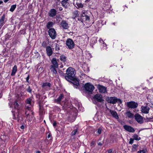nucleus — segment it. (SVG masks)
<instances>
[{
	"label": "nucleus",
	"instance_id": "1",
	"mask_svg": "<svg viewBox=\"0 0 153 153\" xmlns=\"http://www.w3.org/2000/svg\"><path fill=\"white\" fill-rule=\"evenodd\" d=\"M76 74L75 70L72 67H69L66 71V76H65V79L72 83L76 88H79L80 87V85L79 79L75 76Z\"/></svg>",
	"mask_w": 153,
	"mask_h": 153
},
{
	"label": "nucleus",
	"instance_id": "2",
	"mask_svg": "<svg viewBox=\"0 0 153 153\" xmlns=\"http://www.w3.org/2000/svg\"><path fill=\"white\" fill-rule=\"evenodd\" d=\"M106 100L108 103L112 104H115L118 102L120 104H122V101L120 99H118L116 97H108L106 98Z\"/></svg>",
	"mask_w": 153,
	"mask_h": 153
},
{
	"label": "nucleus",
	"instance_id": "3",
	"mask_svg": "<svg viewBox=\"0 0 153 153\" xmlns=\"http://www.w3.org/2000/svg\"><path fill=\"white\" fill-rule=\"evenodd\" d=\"M84 87L85 92L88 94H92L94 89V86L90 83H86L84 86Z\"/></svg>",
	"mask_w": 153,
	"mask_h": 153
},
{
	"label": "nucleus",
	"instance_id": "4",
	"mask_svg": "<svg viewBox=\"0 0 153 153\" xmlns=\"http://www.w3.org/2000/svg\"><path fill=\"white\" fill-rule=\"evenodd\" d=\"M126 105L128 108L134 109L137 107L138 104L137 102L131 101L127 102Z\"/></svg>",
	"mask_w": 153,
	"mask_h": 153
},
{
	"label": "nucleus",
	"instance_id": "5",
	"mask_svg": "<svg viewBox=\"0 0 153 153\" xmlns=\"http://www.w3.org/2000/svg\"><path fill=\"white\" fill-rule=\"evenodd\" d=\"M66 45L68 47V48L70 49L73 48L75 46L74 42L71 39H68L66 41Z\"/></svg>",
	"mask_w": 153,
	"mask_h": 153
},
{
	"label": "nucleus",
	"instance_id": "6",
	"mask_svg": "<svg viewBox=\"0 0 153 153\" xmlns=\"http://www.w3.org/2000/svg\"><path fill=\"white\" fill-rule=\"evenodd\" d=\"M48 34L52 39H55L57 35L55 30L53 28H51L49 30Z\"/></svg>",
	"mask_w": 153,
	"mask_h": 153
},
{
	"label": "nucleus",
	"instance_id": "7",
	"mask_svg": "<svg viewBox=\"0 0 153 153\" xmlns=\"http://www.w3.org/2000/svg\"><path fill=\"white\" fill-rule=\"evenodd\" d=\"M26 104L29 105L28 106L33 107L34 103V100L33 98V97H31L27 98L26 100Z\"/></svg>",
	"mask_w": 153,
	"mask_h": 153
},
{
	"label": "nucleus",
	"instance_id": "8",
	"mask_svg": "<svg viewBox=\"0 0 153 153\" xmlns=\"http://www.w3.org/2000/svg\"><path fill=\"white\" fill-rule=\"evenodd\" d=\"M93 98L98 102H102L103 101L102 96L100 94H95Z\"/></svg>",
	"mask_w": 153,
	"mask_h": 153
},
{
	"label": "nucleus",
	"instance_id": "9",
	"mask_svg": "<svg viewBox=\"0 0 153 153\" xmlns=\"http://www.w3.org/2000/svg\"><path fill=\"white\" fill-rule=\"evenodd\" d=\"M26 111L25 113V115H33L34 112L32 110V107L30 106H26Z\"/></svg>",
	"mask_w": 153,
	"mask_h": 153
},
{
	"label": "nucleus",
	"instance_id": "10",
	"mask_svg": "<svg viewBox=\"0 0 153 153\" xmlns=\"http://www.w3.org/2000/svg\"><path fill=\"white\" fill-rule=\"evenodd\" d=\"M124 129L126 131L130 132L133 133L135 131L134 129L131 126L127 125H125L123 126Z\"/></svg>",
	"mask_w": 153,
	"mask_h": 153
},
{
	"label": "nucleus",
	"instance_id": "11",
	"mask_svg": "<svg viewBox=\"0 0 153 153\" xmlns=\"http://www.w3.org/2000/svg\"><path fill=\"white\" fill-rule=\"evenodd\" d=\"M53 48L52 49L50 46H48L47 47L46 50L48 56H50L53 54Z\"/></svg>",
	"mask_w": 153,
	"mask_h": 153
},
{
	"label": "nucleus",
	"instance_id": "12",
	"mask_svg": "<svg viewBox=\"0 0 153 153\" xmlns=\"http://www.w3.org/2000/svg\"><path fill=\"white\" fill-rule=\"evenodd\" d=\"M60 25L63 28L65 29H67L69 27L68 23L64 20H62V21L60 23Z\"/></svg>",
	"mask_w": 153,
	"mask_h": 153
},
{
	"label": "nucleus",
	"instance_id": "13",
	"mask_svg": "<svg viewBox=\"0 0 153 153\" xmlns=\"http://www.w3.org/2000/svg\"><path fill=\"white\" fill-rule=\"evenodd\" d=\"M135 119L136 121L139 123L142 124L144 120L143 117L141 115H134Z\"/></svg>",
	"mask_w": 153,
	"mask_h": 153
},
{
	"label": "nucleus",
	"instance_id": "14",
	"mask_svg": "<svg viewBox=\"0 0 153 153\" xmlns=\"http://www.w3.org/2000/svg\"><path fill=\"white\" fill-rule=\"evenodd\" d=\"M97 88L100 93H105L107 92L106 88L101 85H98Z\"/></svg>",
	"mask_w": 153,
	"mask_h": 153
},
{
	"label": "nucleus",
	"instance_id": "15",
	"mask_svg": "<svg viewBox=\"0 0 153 153\" xmlns=\"http://www.w3.org/2000/svg\"><path fill=\"white\" fill-rule=\"evenodd\" d=\"M56 10L54 9H52L49 11L48 16L51 17H53L56 15Z\"/></svg>",
	"mask_w": 153,
	"mask_h": 153
},
{
	"label": "nucleus",
	"instance_id": "16",
	"mask_svg": "<svg viewBox=\"0 0 153 153\" xmlns=\"http://www.w3.org/2000/svg\"><path fill=\"white\" fill-rule=\"evenodd\" d=\"M149 110V108L147 105L142 106L141 107V111L145 114L148 113Z\"/></svg>",
	"mask_w": 153,
	"mask_h": 153
},
{
	"label": "nucleus",
	"instance_id": "17",
	"mask_svg": "<svg viewBox=\"0 0 153 153\" xmlns=\"http://www.w3.org/2000/svg\"><path fill=\"white\" fill-rule=\"evenodd\" d=\"M144 120L145 122L153 121V115H147Z\"/></svg>",
	"mask_w": 153,
	"mask_h": 153
},
{
	"label": "nucleus",
	"instance_id": "18",
	"mask_svg": "<svg viewBox=\"0 0 153 153\" xmlns=\"http://www.w3.org/2000/svg\"><path fill=\"white\" fill-rule=\"evenodd\" d=\"M76 118V115H69L68 117V120L69 122H73Z\"/></svg>",
	"mask_w": 153,
	"mask_h": 153
},
{
	"label": "nucleus",
	"instance_id": "19",
	"mask_svg": "<svg viewBox=\"0 0 153 153\" xmlns=\"http://www.w3.org/2000/svg\"><path fill=\"white\" fill-rule=\"evenodd\" d=\"M51 63L53 65H51V66H53L56 68L58 67V65L56 58H53L51 60Z\"/></svg>",
	"mask_w": 153,
	"mask_h": 153
},
{
	"label": "nucleus",
	"instance_id": "20",
	"mask_svg": "<svg viewBox=\"0 0 153 153\" xmlns=\"http://www.w3.org/2000/svg\"><path fill=\"white\" fill-rule=\"evenodd\" d=\"M81 21L83 22L86 21H89L90 19L89 16L86 15H82L81 17Z\"/></svg>",
	"mask_w": 153,
	"mask_h": 153
},
{
	"label": "nucleus",
	"instance_id": "21",
	"mask_svg": "<svg viewBox=\"0 0 153 153\" xmlns=\"http://www.w3.org/2000/svg\"><path fill=\"white\" fill-rule=\"evenodd\" d=\"M64 97V94H61L57 99L55 100L54 102H55L59 103Z\"/></svg>",
	"mask_w": 153,
	"mask_h": 153
},
{
	"label": "nucleus",
	"instance_id": "22",
	"mask_svg": "<svg viewBox=\"0 0 153 153\" xmlns=\"http://www.w3.org/2000/svg\"><path fill=\"white\" fill-rule=\"evenodd\" d=\"M68 1L62 0L61 2V4L62 6L65 8L68 7V3L67 2Z\"/></svg>",
	"mask_w": 153,
	"mask_h": 153
},
{
	"label": "nucleus",
	"instance_id": "23",
	"mask_svg": "<svg viewBox=\"0 0 153 153\" xmlns=\"http://www.w3.org/2000/svg\"><path fill=\"white\" fill-rule=\"evenodd\" d=\"M5 16L4 14H3L1 16L0 19V26L1 27L4 25V21Z\"/></svg>",
	"mask_w": 153,
	"mask_h": 153
},
{
	"label": "nucleus",
	"instance_id": "24",
	"mask_svg": "<svg viewBox=\"0 0 153 153\" xmlns=\"http://www.w3.org/2000/svg\"><path fill=\"white\" fill-rule=\"evenodd\" d=\"M17 71V67L16 65H15L13 67L12 73H11V75L12 76H14L15 73H16V72Z\"/></svg>",
	"mask_w": 153,
	"mask_h": 153
},
{
	"label": "nucleus",
	"instance_id": "25",
	"mask_svg": "<svg viewBox=\"0 0 153 153\" xmlns=\"http://www.w3.org/2000/svg\"><path fill=\"white\" fill-rule=\"evenodd\" d=\"M52 86L51 84L49 82H45L43 83L42 86V88H44L45 87L48 86L50 88Z\"/></svg>",
	"mask_w": 153,
	"mask_h": 153
},
{
	"label": "nucleus",
	"instance_id": "26",
	"mask_svg": "<svg viewBox=\"0 0 153 153\" xmlns=\"http://www.w3.org/2000/svg\"><path fill=\"white\" fill-rule=\"evenodd\" d=\"M54 25V23L52 22H49L47 23L46 25L47 28L49 29L52 27Z\"/></svg>",
	"mask_w": 153,
	"mask_h": 153
},
{
	"label": "nucleus",
	"instance_id": "27",
	"mask_svg": "<svg viewBox=\"0 0 153 153\" xmlns=\"http://www.w3.org/2000/svg\"><path fill=\"white\" fill-rule=\"evenodd\" d=\"M107 111L108 114H110L111 115H117V113L115 110H112L108 108Z\"/></svg>",
	"mask_w": 153,
	"mask_h": 153
},
{
	"label": "nucleus",
	"instance_id": "28",
	"mask_svg": "<svg viewBox=\"0 0 153 153\" xmlns=\"http://www.w3.org/2000/svg\"><path fill=\"white\" fill-rule=\"evenodd\" d=\"M74 4L75 6L77 8H80V7H82L83 6V4L81 3H77L74 2Z\"/></svg>",
	"mask_w": 153,
	"mask_h": 153
},
{
	"label": "nucleus",
	"instance_id": "29",
	"mask_svg": "<svg viewBox=\"0 0 153 153\" xmlns=\"http://www.w3.org/2000/svg\"><path fill=\"white\" fill-rule=\"evenodd\" d=\"M56 68L53 66H50V69L53 73L56 74L57 73V71L56 69Z\"/></svg>",
	"mask_w": 153,
	"mask_h": 153
},
{
	"label": "nucleus",
	"instance_id": "30",
	"mask_svg": "<svg viewBox=\"0 0 153 153\" xmlns=\"http://www.w3.org/2000/svg\"><path fill=\"white\" fill-rule=\"evenodd\" d=\"M60 59L61 61L64 62H66L67 61L66 57L63 54L62 55L60 56Z\"/></svg>",
	"mask_w": 153,
	"mask_h": 153
},
{
	"label": "nucleus",
	"instance_id": "31",
	"mask_svg": "<svg viewBox=\"0 0 153 153\" xmlns=\"http://www.w3.org/2000/svg\"><path fill=\"white\" fill-rule=\"evenodd\" d=\"M39 115H43L45 113H43L44 110L43 107L40 105H39Z\"/></svg>",
	"mask_w": 153,
	"mask_h": 153
},
{
	"label": "nucleus",
	"instance_id": "32",
	"mask_svg": "<svg viewBox=\"0 0 153 153\" xmlns=\"http://www.w3.org/2000/svg\"><path fill=\"white\" fill-rule=\"evenodd\" d=\"M132 137L134 138V140L137 141H139L141 139L140 137H139L138 135L136 134H134Z\"/></svg>",
	"mask_w": 153,
	"mask_h": 153
},
{
	"label": "nucleus",
	"instance_id": "33",
	"mask_svg": "<svg viewBox=\"0 0 153 153\" xmlns=\"http://www.w3.org/2000/svg\"><path fill=\"white\" fill-rule=\"evenodd\" d=\"M138 145L134 144L132 146V148L131 149V151L133 152L136 151L137 150V149L138 147Z\"/></svg>",
	"mask_w": 153,
	"mask_h": 153
},
{
	"label": "nucleus",
	"instance_id": "34",
	"mask_svg": "<svg viewBox=\"0 0 153 153\" xmlns=\"http://www.w3.org/2000/svg\"><path fill=\"white\" fill-rule=\"evenodd\" d=\"M16 4H13L11 5V8L10 9V11L11 12H13L16 7Z\"/></svg>",
	"mask_w": 153,
	"mask_h": 153
},
{
	"label": "nucleus",
	"instance_id": "35",
	"mask_svg": "<svg viewBox=\"0 0 153 153\" xmlns=\"http://www.w3.org/2000/svg\"><path fill=\"white\" fill-rule=\"evenodd\" d=\"M58 72L59 74L60 75L62 76H63L65 78V76H66V73L65 74L63 73V72L60 70H59Z\"/></svg>",
	"mask_w": 153,
	"mask_h": 153
},
{
	"label": "nucleus",
	"instance_id": "36",
	"mask_svg": "<svg viewBox=\"0 0 153 153\" xmlns=\"http://www.w3.org/2000/svg\"><path fill=\"white\" fill-rule=\"evenodd\" d=\"M73 16L74 18L77 17L79 16V14L78 13V11L76 10L73 12Z\"/></svg>",
	"mask_w": 153,
	"mask_h": 153
},
{
	"label": "nucleus",
	"instance_id": "37",
	"mask_svg": "<svg viewBox=\"0 0 153 153\" xmlns=\"http://www.w3.org/2000/svg\"><path fill=\"white\" fill-rule=\"evenodd\" d=\"M48 44L45 41H43L42 44V46L44 48H46L48 46H47Z\"/></svg>",
	"mask_w": 153,
	"mask_h": 153
},
{
	"label": "nucleus",
	"instance_id": "38",
	"mask_svg": "<svg viewBox=\"0 0 153 153\" xmlns=\"http://www.w3.org/2000/svg\"><path fill=\"white\" fill-rule=\"evenodd\" d=\"M77 130L78 129L77 128H76V129H75L73 131L71 134V136H73L75 135L76 132H77Z\"/></svg>",
	"mask_w": 153,
	"mask_h": 153
},
{
	"label": "nucleus",
	"instance_id": "39",
	"mask_svg": "<svg viewBox=\"0 0 153 153\" xmlns=\"http://www.w3.org/2000/svg\"><path fill=\"white\" fill-rule=\"evenodd\" d=\"M26 90L30 94L32 93V89H31L30 86L28 87V88L26 89Z\"/></svg>",
	"mask_w": 153,
	"mask_h": 153
},
{
	"label": "nucleus",
	"instance_id": "40",
	"mask_svg": "<svg viewBox=\"0 0 153 153\" xmlns=\"http://www.w3.org/2000/svg\"><path fill=\"white\" fill-rule=\"evenodd\" d=\"M55 49L56 51H59L60 50V48L59 47V45L57 44H56V46L55 47Z\"/></svg>",
	"mask_w": 153,
	"mask_h": 153
},
{
	"label": "nucleus",
	"instance_id": "41",
	"mask_svg": "<svg viewBox=\"0 0 153 153\" xmlns=\"http://www.w3.org/2000/svg\"><path fill=\"white\" fill-rule=\"evenodd\" d=\"M13 118L14 119H16L19 121V115H13Z\"/></svg>",
	"mask_w": 153,
	"mask_h": 153
},
{
	"label": "nucleus",
	"instance_id": "42",
	"mask_svg": "<svg viewBox=\"0 0 153 153\" xmlns=\"http://www.w3.org/2000/svg\"><path fill=\"white\" fill-rule=\"evenodd\" d=\"M146 149H144L142 150L138 151L137 152V153H146Z\"/></svg>",
	"mask_w": 153,
	"mask_h": 153
},
{
	"label": "nucleus",
	"instance_id": "43",
	"mask_svg": "<svg viewBox=\"0 0 153 153\" xmlns=\"http://www.w3.org/2000/svg\"><path fill=\"white\" fill-rule=\"evenodd\" d=\"M14 107L15 108L17 109L19 106V104L16 101H15L14 103Z\"/></svg>",
	"mask_w": 153,
	"mask_h": 153
},
{
	"label": "nucleus",
	"instance_id": "44",
	"mask_svg": "<svg viewBox=\"0 0 153 153\" xmlns=\"http://www.w3.org/2000/svg\"><path fill=\"white\" fill-rule=\"evenodd\" d=\"M102 128H100L98 129L97 131V132L99 134H101L102 131Z\"/></svg>",
	"mask_w": 153,
	"mask_h": 153
},
{
	"label": "nucleus",
	"instance_id": "45",
	"mask_svg": "<svg viewBox=\"0 0 153 153\" xmlns=\"http://www.w3.org/2000/svg\"><path fill=\"white\" fill-rule=\"evenodd\" d=\"M47 137L48 139L50 138V140H52V138H53L52 137V136H51V134L50 133H49L48 134V135L47 136Z\"/></svg>",
	"mask_w": 153,
	"mask_h": 153
},
{
	"label": "nucleus",
	"instance_id": "46",
	"mask_svg": "<svg viewBox=\"0 0 153 153\" xmlns=\"http://www.w3.org/2000/svg\"><path fill=\"white\" fill-rule=\"evenodd\" d=\"M134 139H132L131 138L130 139L129 141V143L130 144H132L134 142Z\"/></svg>",
	"mask_w": 153,
	"mask_h": 153
},
{
	"label": "nucleus",
	"instance_id": "47",
	"mask_svg": "<svg viewBox=\"0 0 153 153\" xmlns=\"http://www.w3.org/2000/svg\"><path fill=\"white\" fill-rule=\"evenodd\" d=\"M35 56L36 58L40 57V55L38 52H36V53Z\"/></svg>",
	"mask_w": 153,
	"mask_h": 153
},
{
	"label": "nucleus",
	"instance_id": "48",
	"mask_svg": "<svg viewBox=\"0 0 153 153\" xmlns=\"http://www.w3.org/2000/svg\"><path fill=\"white\" fill-rule=\"evenodd\" d=\"M29 75H28L26 77V81L29 83Z\"/></svg>",
	"mask_w": 153,
	"mask_h": 153
},
{
	"label": "nucleus",
	"instance_id": "49",
	"mask_svg": "<svg viewBox=\"0 0 153 153\" xmlns=\"http://www.w3.org/2000/svg\"><path fill=\"white\" fill-rule=\"evenodd\" d=\"M112 116L114 118L116 119H118L119 118L118 115H112Z\"/></svg>",
	"mask_w": 153,
	"mask_h": 153
},
{
	"label": "nucleus",
	"instance_id": "50",
	"mask_svg": "<svg viewBox=\"0 0 153 153\" xmlns=\"http://www.w3.org/2000/svg\"><path fill=\"white\" fill-rule=\"evenodd\" d=\"M127 115H134V114L130 112V111H128L127 112H126Z\"/></svg>",
	"mask_w": 153,
	"mask_h": 153
},
{
	"label": "nucleus",
	"instance_id": "51",
	"mask_svg": "<svg viewBox=\"0 0 153 153\" xmlns=\"http://www.w3.org/2000/svg\"><path fill=\"white\" fill-rule=\"evenodd\" d=\"M108 153H112V150L111 149H110L108 151Z\"/></svg>",
	"mask_w": 153,
	"mask_h": 153
},
{
	"label": "nucleus",
	"instance_id": "52",
	"mask_svg": "<svg viewBox=\"0 0 153 153\" xmlns=\"http://www.w3.org/2000/svg\"><path fill=\"white\" fill-rule=\"evenodd\" d=\"M94 144H95L94 142V141H92L91 142V146H92L94 145Z\"/></svg>",
	"mask_w": 153,
	"mask_h": 153
},
{
	"label": "nucleus",
	"instance_id": "53",
	"mask_svg": "<svg viewBox=\"0 0 153 153\" xmlns=\"http://www.w3.org/2000/svg\"><path fill=\"white\" fill-rule=\"evenodd\" d=\"M102 143H101V142H99L98 143V145L100 146H102Z\"/></svg>",
	"mask_w": 153,
	"mask_h": 153
},
{
	"label": "nucleus",
	"instance_id": "54",
	"mask_svg": "<svg viewBox=\"0 0 153 153\" xmlns=\"http://www.w3.org/2000/svg\"><path fill=\"white\" fill-rule=\"evenodd\" d=\"M56 121H54V122L53 123V126H55L56 125Z\"/></svg>",
	"mask_w": 153,
	"mask_h": 153
},
{
	"label": "nucleus",
	"instance_id": "55",
	"mask_svg": "<svg viewBox=\"0 0 153 153\" xmlns=\"http://www.w3.org/2000/svg\"><path fill=\"white\" fill-rule=\"evenodd\" d=\"M40 97V94L37 95H36V97L39 99Z\"/></svg>",
	"mask_w": 153,
	"mask_h": 153
},
{
	"label": "nucleus",
	"instance_id": "56",
	"mask_svg": "<svg viewBox=\"0 0 153 153\" xmlns=\"http://www.w3.org/2000/svg\"><path fill=\"white\" fill-rule=\"evenodd\" d=\"M24 128V125H22L21 126V128L22 129H23Z\"/></svg>",
	"mask_w": 153,
	"mask_h": 153
},
{
	"label": "nucleus",
	"instance_id": "57",
	"mask_svg": "<svg viewBox=\"0 0 153 153\" xmlns=\"http://www.w3.org/2000/svg\"><path fill=\"white\" fill-rule=\"evenodd\" d=\"M62 7H60L59 8V10L60 11H62Z\"/></svg>",
	"mask_w": 153,
	"mask_h": 153
},
{
	"label": "nucleus",
	"instance_id": "58",
	"mask_svg": "<svg viewBox=\"0 0 153 153\" xmlns=\"http://www.w3.org/2000/svg\"><path fill=\"white\" fill-rule=\"evenodd\" d=\"M41 152L40 151H36L35 153H40Z\"/></svg>",
	"mask_w": 153,
	"mask_h": 153
},
{
	"label": "nucleus",
	"instance_id": "59",
	"mask_svg": "<svg viewBox=\"0 0 153 153\" xmlns=\"http://www.w3.org/2000/svg\"><path fill=\"white\" fill-rule=\"evenodd\" d=\"M9 0H4V2L5 3H6Z\"/></svg>",
	"mask_w": 153,
	"mask_h": 153
},
{
	"label": "nucleus",
	"instance_id": "60",
	"mask_svg": "<svg viewBox=\"0 0 153 153\" xmlns=\"http://www.w3.org/2000/svg\"><path fill=\"white\" fill-rule=\"evenodd\" d=\"M133 115H128V117L129 118H131L132 117Z\"/></svg>",
	"mask_w": 153,
	"mask_h": 153
},
{
	"label": "nucleus",
	"instance_id": "61",
	"mask_svg": "<svg viewBox=\"0 0 153 153\" xmlns=\"http://www.w3.org/2000/svg\"><path fill=\"white\" fill-rule=\"evenodd\" d=\"M2 94L1 93H0V98H1L2 97Z\"/></svg>",
	"mask_w": 153,
	"mask_h": 153
},
{
	"label": "nucleus",
	"instance_id": "62",
	"mask_svg": "<svg viewBox=\"0 0 153 153\" xmlns=\"http://www.w3.org/2000/svg\"><path fill=\"white\" fill-rule=\"evenodd\" d=\"M4 83V81H2V82H1V85H2Z\"/></svg>",
	"mask_w": 153,
	"mask_h": 153
},
{
	"label": "nucleus",
	"instance_id": "63",
	"mask_svg": "<svg viewBox=\"0 0 153 153\" xmlns=\"http://www.w3.org/2000/svg\"><path fill=\"white\" fill-rule=\"evenodd\" d=\"M20 88H24V85H22V86H20Z\"/></svg>",
	"mask_w": 153,
	"mask_h": 153
},
{
	"label": "nucleus",
	"instance_id": "64",
	"mask_svg": "<svg viewBox=\"0 0 153 153\" xmlns=\"http://www.w3.org/2000/svg\"><path fill=\"white\" fill-rule=\"evenodd\" d=\"M3 3V2L1 1H0V4Z\"/></svg>",
	"mask_w": 153,
	"mask_h": 153
}]
</instances>
